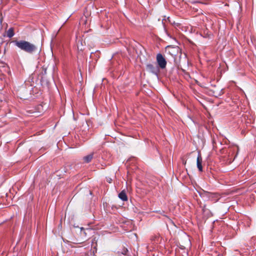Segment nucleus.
Returning <instances> with one entry per match:
<instances>
[{"label": "nucleus", "instance_id": "f257e3e1", "mask_svg": "<svg viewBox=\"0 0 256 256\" xmlns=\"http://www.w3.org/2000/svg\"><path fill=\"white\" fill-rule=\"evenodd\" d=\"M12 42L18 48L28 54H32L37 50V46L34 44L25 40H14Z\"/></svg>", "mask_w": 256, "mask_h": 256}, {"label": "nucleus", "instance_id": "f03ea898", "mask_svg": "<svg viewBox=\"0 0 256 256\" xmlns=\"http://www.w3.org/2000/svg\"><path fill=\"white\" fill-rule=\"evenodd\" d=\"M156 60L159 68L162 69L166 68L167 62L164 56L161 54H158L156 55Z\"/></svg>", "mask_w": 256, "mask_h": 256}, {"label": "nucleus", "instance_id": "7ed1b4c3", "mask_svg": "<svg viewBox=\"0 0 256 256\" xmlns=\"http://www.w3.org/2000/svg\"><path fill=\"white\" fill-rule=\"evenodd\" d=\"M146 69L148 72L156 76H158L160 72V68L158 66L151 64H146Z\"/></svg>", "mask_w": 256, "mask_h": 256}, {"label": "nucleus", "instance_id": "20e7f679", "mask_svg": "<svg viewBox=\"0 0 256 256\" xmlns=\"http://www.w3.org/2000/svg\"><path fill=\"white\" fill-rule=\"evenodd\" d=\"M200 196L202 198H206L212 200L216 201L218 200V195L216 194L204 192H203L200 193Z\"/></svg>", "mask_w": 256, "mask_h": 256}, {"label": "nucleus", "instance_id": "39448f33", "mask_svg": "<svg viewBox=\"0 0 256 256\" xmlns=\"http://www.w3.org/2000/svg\"><path fill=\"white\" fill-rule=\"evenodd\" d=\"M202 158L200 154H198L196 160L197 168L200 172H202Z\"/></svg>", "mask_w": 256, "mask_h": 256}, {"label": "nucleus", "instance_id": "423d86ee", "mask_svg": "<svg viewBox=\"0 0 256 256\" xmlns=\"http://www.w3.org/2000/svg\"><path fill=\"white\" fill-rule=\"evenodd\" d=\"M118 197L122 201H127L128 196L124 190H122L118 194Z\"/></svg>", "mask_w": 256, "mask_h": 256}, {"label": "nucleus", "instance_id": "0eeeda50", "mask_svg": "<svg viewBox=\"0 0 256 256\" xmlns=\"http://www.w3.org/2000/svg\"><path fill=\"white\" fill-rule=\"evenodd\" d=\"M94 154L92 153L85 156L83 158V160L85 162L88 163L90 162L93 158Z\"/></svg>", "mask_w": 256, "mask_h": 256}, {"label": "nucleus", "instance_id": "6e6552de", "mask_svg": "<svg viewBox=\"0 0 256 256\" xmlns=\"http://www.w3.org/2000/svg\"><path fill=\"white\" fill-rule=\"evenodd\" d=\"M14 34V29L13 28H10L6 31V36L10 38H12Z\"/></svg>", "mask_w": 256, "mask_h": 256}, {"label": "nucleus", "instance_id": "1a4fd4ad", "mask_svg": "<svg viewBox=\"0 0 256 256\" xmlns=\"http://www.w3.org/2000/svg\"><path fill=\"white\" fill-rule=\"evenodd\" d=\"M128 252V250L127 248H123V249L120 252L122 254L126 256Z\"/></svg>", "mask_w": 256, "mask_h": 256}, {"label": "nucleus", "instance_id": "9d476101", "mask_svg": "<svg viewBox=\"0 0 256 256\" xmlns=\"http://www.w3.org/2000/svg\"><path fill=\"white\" fill-rule=\"evenodd\" d=\"M112 180V178H109L107 180V181L109 182V183H111V181Z\"/></svg>", "mask_w": 256, "mask_h": 256}, {"label": "nucleus", "instance_id": "9b49d317", "mask_svg": "<svg viewBox=\"0 0 256 256\" xmlns=\"http://www.w3.org/2000/svg\"><path fill=\"white\" fill-rule=\"evenodd\" d=\"M114 229H115V228H114V227H113V230H112V232H116V230H114Z\"/></svg>", "mask_w": 256, "mask_h": 256}, {"label": "nucleus", "instance_id": "f8f14e48", "mask_svg": "<svg viewBox=\"0 0 256 256\" xmlns=\"http://www.w3.org/2000/svg\"><path fill=\"white\" fill-rule=\"evenodd\" d=\"M46 70L45 69V70H44V74H46Z\"/></svg>", "mask_w": 256, "mask_h": 256}]
</instances>
